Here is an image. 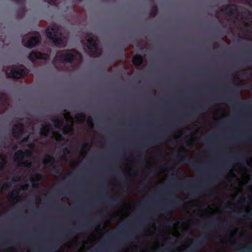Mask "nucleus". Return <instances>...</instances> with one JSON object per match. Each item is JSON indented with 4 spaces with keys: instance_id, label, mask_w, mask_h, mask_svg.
Wrapping results in <instances>:
<instances>
[{
    "instance_id": "nucleus-12",
    "label": "nucleus",
    "mask_w": 252,
    "mask_h": 252,
    "mask_svg": "<svg viewBox=\"0 0 252 252\" xmlns=\"http://www.w3.org/2000/svg\"><path fill=\"white\" fill-rule=\"evenodd\" d=\"M41 134L46 136L50 135V130L49 127L48 126H46L41 131Z\"/></svg>"
},
{
    "instance_id": "nucleus-15",
    "label": "nucleus",
    "mask_w": 252,
    "mask_h": 252,
    "mask_svg": "<svg viewBox=\"0 0 252 252\" xmlns=\"http://www.w3.org/2000/svg\"><path fill=\"white\" fill-rule=\"evenodd\" d=\"M89 125H90V126H92V123L91 122H89Z\"/></svg>"
},
{
    "instance_id": "nucleus-13",
    "label": "nucleus",
    "mask_w": 252,
    "mask_h": 252,
    "mask_svg": "<svg viewBox=\"0 0 252 252\" xmlns=\"http://www.w3.org/2000/svg\"><path fill=\"white\" fill-rule=\"evenodd\" d=\"M5 163V157L3 155L0 156V168L3 167Z\"/></svg>"
},
{
    "instance_id": "nucleus-7",
    "label": "nucleus",
    "mask_w": 252,
    "mask_h": 252,
    "mask_svg": "<svg viewBox=\"0 0 252 252\" xmlns=\"http://www.w3.org/2000/svg\"><path fill=\"white\" fill-rule=\"evenodd\" d=\"M47 57V55L43 54L39 52H32L29 55V58L32 61L38 59H45Z\"/></svg>"
},
{
    "instance_id": "nucleus-18",
    "label": "nucleus",
    "mask_w": 252,
    "mask_h": 252,
    "mask_svg": "<svg viewBox=\"0 0 252 252\" xmlns=\"http://www.w3.org/2000/svg\"><path fill=\"white\" fill-rule=\"evenodd\" d=\"M25 188H26V186H24L22 187V188H23V189H25Z\"/></svg>"
},
{
    "instance_id": "nucleus-1",
    "label": "nucleus",
    "mask_w": 252,
    "mask_h": 252,
    "mask_svg": "<svg viewBox=\"0 0 252 252\" xmlns=\"http://www.w3.org/2000/svg\"><path fill=\"white\" fill-rule=\"evenodd\" d=\"M47 37L56 44L60 45L65 42V38L61 37L60 28L56 25H53L48 28L46 31Z\"/></svg>"
},
{
    "instance_id": "nucleus-17",
    "label": "nucleus",
    "mask_w": 252,
    "mask_h": 252,
    "mask_svg": "<svg viewBox=\"0 0 252 252\" xmlns=\"http://www.w3.org/2000/svg\"><path fill=\"white\" fill-rule=\"evenodd\" d=\"M53 135L55 137L56 139H58V137H56V136L55 135V134L53 133Z\"/></svg>"
},
{
    "instance_id": "nucleus-4",
    "label": "nucleus",
    "mask_w": 252,
    "mask_h": 252,
    "mask_svg": "<svg viewBox=\"0 0 252 252\" xmlns=\"http://www.w3.org/2000/svg\"><path fill=\"white\" fill-rule=\"evenodd\" d=\"M96 38L92 35H88L87 36V42L86 44L88 48L91 50L92 55L96 56L99 54L100 51L97 47L96 43Z\"/></svg>"
},
{
    "instance_id": "nucleus-2",
    "label": "nucleus",
    "mask_w": 252,
    "mask_h": 252,
    "mask_svg": "<svg viewBox=\"0 0 252 252\" xmlns=\"http://www.w3.org/2000/svg\"><path fill=\"white\" fill-rule=\"evenodd\" d=\"M81 55L75 50L59 52L55 59V62H69L73 60H78Z\"/></svg>"
},
{
    "instance_id": "nucleus-16",
    "label": "nucleus",
    "mask_w": 252,
    "mask_h": 252,
    "mask_svg": "<svg viewBox=\"0 0 252 252\" xmlns=\"http://www.w3.org/2000/svg\"><path fill=\"white\" fill-rule=\"evenodd\" d=\"M4 189H5V186H4V185H3L2 186V190H4Z\"/></svg>"
},
{
    "instance_id": "nucleus-6",
    "label": "nucleus",
    "mask_w": 252,
    "mask_h": 252,
    "mask_svg": "<svg viewBox=\"0 0 252 252\" xmlns=\"http://www.w3.org/2000/svg\"><path fill=\"white\" fill-rule=\"evenodd\" d=\"M39 35L38 33H35V35L31 37L26 43L25 40H23L24 45L27 47H32L36 45L39 41Z\"/></svg>"
},
{
    "instance_id": "nucleus-11",
    "label": "nucleus",
    "mask_w": 252,
    "mask_h": 252,
    "mask_svg": "<svg viewBox=\"0 0 252 252\" xmlns=\"http://www.w3.org/2000/svg\"><path fill=\"white\" fill-rule=\"evenodd\" d=\"M75 118L78 122L81 123L84 121L85 117L84 114H79L76 115Z\"/></svg>"
},
{
    "instance_id": "nucleus-9",
    "label": "nucleus",
    "mask_w": 252,
    "mask_h": 252,
    "mask_svg": "<svg viewBox=\"0 0 252 252\" xmlns=\"http://www.w3.org/2000/svg\"><path fill=\"white\" fill-rule=\"evenodd\" d=\"M23 131V127L21 125H18L16 126L13 131V134L14 135V136H17L16 133L17 132H20L22 133Z\"/></svg>"
},
{
    "instance_id": "nucleus-8",
    "label": "nucleus",
    "mask_w": 252,
    "mask_h": 252,
    "mask_svg": "<svg viewBox=\"0 0 252 252\" xmlns=\"http://www.w3.org/2000/svg\"><path fill=\"white\" fill-rule=\"evenodd\" d=\"M142 62V58L140 55H136L133 58V63L136 65H140Z\"/></svg>"
},
{
    "instance_id": "nucleus-19",
    "label": "nucleus",
    "mask_w": 252,
    "mask_h": 252,
    "mask_svg": "<svg viewBox=\"0 0 252 252\" xmlns=\"http://www.w3.org/2000/svg\"><path fill=\"white\" fill-rule=\"evenodd\" d=\"M51 2L52 4H54V3L55 4V3L54 2H53H53Z\"/></svg>"
},
{
    "instance_id": "nucleus-14",
    "label": "nucleus",
    "mask_w": 252,
    "mask_h": 252,
    "mask_svg": "<svg viewBox=\"0 0 252 252\" xmlns=\"http://www.w3.org/2000/svg\"><path fill=\"white\" fill-rule=\"evenodd\" d=\"M63 124V122L61 121H58L57 122L55 123V126L57 127H60Z\"/></svg>"
},
{
    "instance_id": "nucleus-10",
    "label": "nucleus",
    "mask_w": 252,
    "mask_h": 252,
    "mask_svg": "<svg viewBox=\"0 0 252 252\" xmlns=\"http://www.w3.org/2000/svg\"><path fill=\"white\" fill-rule=\"evenodd\" d=\"M72 119L70 120L69 123L63 128V131L65 133H68L72 131Z\"/></svg>"
},
{
    "instance_id": "nucleus-5",
    "label": "nucleus",
    "mask_w": 252,
    "mask_h": 252,
    "mask_svg": "<svg viewBox=\"0 0 252 252\" xmlns=\"http://www.w3.org/2000/svg\"><path fill=\"white\" fill-rule=\"evenodd\" d=\"M6 73L9 77L19 78L25 74V71L22 68L14 67L7 69Z\"/></svg>"
},
{
    "instance_id": "nucleus-3",
    "label": "nucleus",
    "mask_w": 252,
    "mask_h": 252,
    "mask_svg": "<svg viewBox=\"0 0 252 252\" xmlns=\"http://www.w3.org/2000/svg\"><path fill=\"white\" fill-rule=\"evenodd\" d=\"M32 149V145L31 144L29 147V150L26 151L25 153L21 151H18L14 156V160L19 164H22L26 166H29L31 165V151Z\"/></svg>"
}]
</instances>
